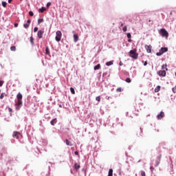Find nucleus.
<instances>
[{
    "mask_svg": "<svg viewBox=\"0 0 176 176\" xmlns=\"http://www.w3.org/2000/svg\"><path fill=\"white\" fill-rule=\"evenodd\" d=\"M137 50H131L129 52V56L131 57L132 58H134L135 60H137L138 58V54L136 53Z\"/></svg>",
    "mask_w": 176,
    "mask_h": 176,
    "instance_id": "obj_1",
    "label": "nucleus"
},
{
    "mask_svg": "<svg viewBox=\"0 0 176 176\" xmlns=\"http://www.w3.org/2000/svg\"><path fill=\"white\" fill-rule=\"evenodd\" d=\"M166 52H168V47H161L158 52L156 53V56H162V54H164V53H166Z\"/></svg>",
    "mask_w": 176,
    "mask_h": 176,
    "instance_id": "obj_2",
    "label": "nucleus"
},
{
    "mask_svg": "<svg viewBox=\"0 0 176 176\" xmlns=\"http://www.w3.org/2000/svg\"><path fill=\"white\" fill-rule=\"evenodd\" d=\"M56 36H55V41H56V42H60V41H61V36L63 35V33H61V31L58 30L56 32Z\"/></svg>",
    "mask_w": 176,
    "mask_h": 176,
    "instance_id": "obj_3",
    "label": "nucleus"
},
{
    "mask_svg": "<svg viewBox=\"0 0 176 176\" xmlns=\"http://www.w3.org/2000/svg\"><path fill=\"white\" fill-rule=\"evenodd\" d=\"M160 34L163 37L168 38V32H167V30H166V29L164 28H162L160 30Z\"/></svg>",
    "mask_w": 176,
    "mask_h": 176,
    "instance_id": "obj_4",
    "label": "nucleus"
},
{
    "mask_svg": "<svg viewBox=\"0 0 176 176\" xmlns=\"http://www.w3.org/2000/svg\"><path fill=\"white\" fill-rule=\"evenodd\" d=\"M161 159H162V155H160L157 156L156 160H155V167H157V166H159V164H160Z\"/></svg>",
    "mask_w": 176,
    "mask_h": 176,
    "instance_id": "obj_5",
    "label": "nucleus"
},
{
    "mask_svg": "<svg viewBox=\"0 0 176 176\" xmlns=\"http://www.w3.org/2000/svg\"><path fill=\"white\" fill-rule=\"evenodd\" d=\"M43 34H45V31L43 30H38L37 32V36L39 39H42L43 38Z\"/></svg>",
    "mask_w": 176,
    "mask_h": 176,
    "instance_id": "obj_6",
    "label": "nucleus"
},
{
    "mask_svg": "<svg viewBox=\"0 0 176 176\" xmlns=\"http://www.w3.org/2000/svg\"><path fill=\"white\" fill-rule=\"evenodd\" d=\"M136 135H138V137H142V135H144L143 131H142V128H140L138 131Z\"/></svg>",
    "mask_w": 176,
    "mask_h": 176,
    "instance_id": "obj_7",
    "label": "nucleus"
},
{
    "mask_svg": "<svg viewBox=\"0 0 176 176\" xmlns=\"http://www.w3.org/2000/svg\"><path fill=\"white\" fill-rule=\"evenodd\" d=\"M19 135H20V132L19 131H14L12 133L13 138H15L16 140H19Z\"/></svg>",
    "mask_w": 176,
    "mask_h": 176,
    "instance_id": "obj_8",
    "label": "nucleus"
},
{
    "mask_svg": "<svg viewBox=\"0 0 176 176\" xmlns=\"http://www.w3.org/2000/svg\"><path fill=\"white\" fill-rule=\"evenodd\" d=\"M144 47H145L147 53H151V52H152V45H145Z\"/></svg>",
    "mask_w": 176,
    "mask_h": 176,
    "instance_id": "obj_9",
    "label": "nucleus"
},
{
    "mask_svg": "<svg viewBox=\"0 0 176 176\" xmlns=\"http://www.w3.org/2000/svg\"><path fill=\"white\" fill-rule=\"evenodd\" d=\"M164 117V112L161 111L157 116V119L158 120H160L162 118Z\"/></svg>",
    "mask_w": 176,
    "mask_h": 176,
    "instance_id": "obj_10",
    "label": "nucleus"
},
{
    "mask_svg": "<svg viewBox=\"0 0 176 176\" xmlns=\"http://www.w3.org/2000/svg\"><path fill=\"white\" fill-rule=\"evenodd\" d=\"M159 76H166V72L165 70H160L158 72Z\"/></svg>",
    "mask_w": 176,
    "mask_h": 176,
    "instance_id": "obj_11",
    "label": "nucleus"
},
{
    "mask_svg": "<svg viewBox=\"0 0 176 176\" xmlns=\"http://www.w3.org/2000/svg\"><path fill=\"white\" fill-rule=\"evenodd\" d=\"M57 123V118H54L50 121L51 126H54Z\"/></svg>",
    "mask_w": 176,
    "mask_h": 176,
    "instance_id": "obj_12",
    "label": "nucleus"
},
{
    "mask_svg": "<svg viewBox=\"0 0 176 176\" xmlns=\"http://www.w3.org/2000/svg\"><path fill=\"white\" fill-rule=\"evenodd\" d=\"M16 98L18 100H23V94H21V93H19L17 95H16Z\"/></svg>",
    "mask_w": 176,
    "mask_h": 176,
    "instance_id": "obj_13",
    "label": "nucleus"
},
{
    "mask_svg": "<svg viewBox=\"0 0 176 176\" xmlns=\"http://www.w3.org/2000/svg\"><path fill=\"white\" fill-rule=\"evenodd\" d=\"M74 42H78V41H79V36H78V34H74Z\"/></svg>",
    "mask_w": 176,
    "mask_h": 176,
    "instance_id": "obj_14",
    "label": "nucleus"
},
{
    "mask_svg": "<svg viewBox=\"0 0 176 176\" xmlns=\"http://www.w3.org/2000/svg\"><path fill=\"white\" fill-rule=\"evenodd\" d=\"M74 168H75L76 171H78V168H80V165L78 163H75Z\"/></svg>",
    "mask_w": 176,
    "mask_h": 176,
    "instance_id": "obj_15",
    "label": "nucleus"
},
{
    "mask_svg": "<svg viewBox=\"0 0 176 176\" xmlns=\"http://www.w3.org/2000/svg\"><path fill=\"white\" fill-rule=\"evenodd\" d=\"M107 67H111V65H113V60H110L106 63Z\"/></svg>",
    "mask_w": 176,
    "mask_h": 176,
    "instance_id": "obj_16",
    "label": "nucleus"
},
{
    "mask_svg": "<svg viewBox=\"0 0 176 176\" xmlns=\"http://www.w3.org/2000/svg\"><path fill=\"white\" fill-rule=\"evenodd\" d=\"M100 68H101V65L98 64V65H96L94 67V71H97L98 69H100Z\"/></svg>",
    "mask_w": 176,
    "mask_h": 176,
    "instance_id": "obj_17",
    "label": "nucleus"
},
{
    "mask_svg": "<svg viewBox=\"0 0 176 176\" xmlns=\"http://www.w3.org/2000/svg\"><path fill=\"white\" fill-rule=\"evenodd\" d=\"M107 176H113V170L112 168L109 170V174Z\"/></svg>",
    "mask_w": 176,
    "mask_h": 176,
    "instance_id": "obj_18",
    "label": "nucleus"
},
{
    "mask_svg": "<svg viewBox=\"0 0 176 176\" xmlns=\"http://www.w3.org/2000/svg\"><path fill=\"white\" fill-rule=\"evenodd\" d=\"M46 10V8L45 7H41V8L38 9V12H40L41 13H43V12H45Z\"/></svg>",
    "mask_w": 176,
    "mask_h": 176,
    "instance_id": "obj_19",
    "label": "nucleus"
},
{
    "mask_svg": "<svg viewBox=\"0 0 176 176\" xmlns=\"http://www.w3.org/2000/svg\"><path fill=\"white\" fill-rule=\"evenodd\" d=\"M160 88L161 87L160 85H157L155 88V93H159V91H160Z\"/></svg>",
    "mask_w": 176,
    "mask_h": 176,
    "instance_id": "obj_20",
    "label": "nucleus"
},
{
    "mask_svg": "<svg viewBox=\"0 0 176 176\" xmlns=\"http://www.w3.org/2000/svg\"><path fill=\"white\" fill-rule=\"evenodd\" d=\"M45 54H47V56H49V54H50V50H49V47H45Z\"/></svg>",
    "mask_w": 176,
    "mask_h": 176,
    "instance_id": "obj_21",
    "label": "nucleus"
},
{
    "mask_svg": "<svg viewBox=\"0 0 176 176\" xmlns=\"http://www.w3.org/2000/svg\"><path fill=\"white\" fill-rule=\"evenodd\" d=\"M42 144H43V146H46L47 145V140H46L45 139L43 140H42Z\"/></svg>",
    "mask_w": 176,
    "mask_h": 176,
    "instance_id": "obj_22",
    "label": "nucleus"
},
{
    "mask_svg": "<svg viewBox=\"0 0 176 176\" xmlns=\"http://www.w3.org/2000/svg\"><path fill=\"white\" fill-rule=\"evenodd\" d=\"M66 145H67L69 146H72V143H71V142H69V140H68V139H66Z\"/></svg>",
    "mask_w": 176,
    "mask_h": 176,
    "instance_id": "obj_23",
    "label": "nucleus"
},
{
    "mask_svg": "<svg viewBox=\"0 0 176 176\" xmlns=\"http://www.w3.org/2000/svg\"><path fill=\"white\" fill-rule=\"evenodd\" d=\"M30 43L32 46H34V37L32 36H30Z\"/></svg>",
    "mask_w": 176,
    "mask_h": 176,
    "instance_id": "obj_24",
    "label": "nucleus"
},
{
    "mask_svg": "<svg viewBox=\"0 0 176 176\" xmlns=\"http://www.w3.org/2000/svg\"><path fill=\"white\" fill-rule=\"evenodd\" d=\"M6 96V94L5 93H1L0 95V100H3V98Z\"/></svg>",
    "mask_w": 176,
    "mask_h": 176,
    "instance_id": "obj_25",
    "label": "nucleus"
},
{
    "mask_svg": "<svg viewBox=\"0 0 176 176\" xmlns=\"http://www.w3.org/2000/svg\"><path fill=\"white\" fill-rule=\"evenodd\" d=\"M43 21H45V20L43 19V18L41 19H38V24H41V23H43Z\"/></svg>",
    "mask_w": 176,
    "mask_h": 176,
    "instance_id": "obj_26",
    "label": "nucleus"
},
{
    "mask_svg": "<svg viewBox=\"0 0 176 176\" xmlns=\"http://www.w3.org/2000/svg\"><path fill=\"white\" fill-rule=\"evenodd\" d=\"M15 105H23V101L22 100H18Z\"/></svg>",
    "mask_w": 176,
    "mask_h": 176,
    "instance_id": "obj_27",
    "label": "nucleus"
},
{
    "mask_svg": "<svg viewBox=\"0 0 176 176\" xmlns=\"http://www.w3.org/2000/svg\"><path fill=\"white\" fill-rule=\"evenodd\" d=\"M162 69H166V71H168V69H167V65H163L162 66Z\"/></svg>",
    "mask_w": 176,
    "mask_h": 176,
    "instance_id": "obj_28",
    "label": "nucleus"
},
{
    "mask_svg": "<svg viewBox=\"0 0 176 176\" xmlns=\"http://www.w3.org/2000/svg\"><path fill=\"white\" fill-rule=\"evenodd\" d=\"M125 82H126V83H131V78H126L125 79Z\"/></svg>",
    "mask_w": 176,
    "mask_h": 176,
    "instance_id": "obj_29",
    "label": "nucleus"
},
{
    "mask_svg": "<svg viewBox=\"0 0 176 176\" xmlns=\"http://www.w3.org/2000/svg\"><path fill=\"white\" fill-rule=\"evenodd\" d=\"M117 93H121V91H123V89L122 87H119L116 89Z\"/></svg>",
    "mask_w": 176,
    "mask_h": 176,
    "instance_id": "obj_30",
    "label": "nucleus"
},
{
    "mask_svg": "<svg viewBox=\"0 0 176 176\" xmlns=\"http://www.w3.org/2000/svg\"><path fill=\"white\" fill-rule=\"evenodd\" d=\"M70 91L72 94H75V89L74 87H70Z\"/></svg>",
    "mask_w": 176,
    "mask_h": 176,
    "instance_id": "obj_31",
    "label": "nucleus"
},
{
    "mask_svg": "<svg viewBox=\"0 0 176 176\" xmlns=\"http://www.w3.org/2000/svg\"><path fill=\"white\" fill-rule=\"evenodd\" d=\"M116 122L118 123V124H120L121 126H123V123L119 122V118H116Z\"/></svg>",
    "mask_w": 176,
    "mask_h": 176,
    "instance_id": "obj_32",
    "label": "nucleus"
},
{
    "mask_svg": "<svg viewBox=\"0 0 176 176\" xmlns=\"http://www.w3.org/2000/svg\"><path fill=\"white\" fill-rule=\"evenodd\" d=\"M10 50H11L12 52H16V46H12V47H10Z\"/></svg>",
    "mask_w": 176,
    "mask_h": 176,
    "instance_id": "obj_33",
    "label": "nucleus"
},
{
    "mask_svg": "<svg viewBox=\"0 0 176 176\" xmlns=\"http://www.w3.org/2000/svg\"><path fill=\"white\" fill-rule=\"evenodd\" d=\"M2 6L3 8H5L6 6V5H8V3L6 1H2Z\"/></svg>",
    "mask_w": 176,
    "mask_h": 176,
    "instance_id": "obj_34",
    "label": "nucleus"
},
{
    "mask_svg": "<svg viewBox=\"0 0 176 176\" xmlns=\"http://www.w3.org/2000/svg\"><path fill=\"white\" fill-rule=\"evenodd\" d=\"M126 37L128 38V39H131V33H127L126 34Z\"/></svg>",
    "mask_w": 176,
    "mask_h": 176,
    "instance_id": "obj_35",
    "label": "nucleus"
},
{
    "mask_svg": "<svg viewBox=\"0 0 176 176\" xmlns=\"http://www.w3.org/2000/svg\"><path fill=\"white\" fill-rule=\"evenodd\" d=\"M122 31L124 32H126V31H127V26H124L123 28H122Z\"/></svg>",
    "mask_w": 176,
    "mask_h": 176,
    "instance_id": "obj_36",
    "label": "nucleus"
},
{
    "mask_svg": "<svg viewBox=\"0 0 176 176\" xmlns=\"http://www.w3.org/2000/svg\"><path fill=\"white\" fill-rule=\"evenodd\" d=\"M23 27H24V28H28V27H30V24H28V23H24V24H23Z\"/></svg>",
    "mask_w": 176,
    "mask_h": 176,
    "instance_id": "obj_37",
    "label": "nucleus"
},
{
    "mask_svg": "<svg viewBox=\"0 0 176 176\" xmlns=\"http://www.w3.org/2000/svg\"><path fill=\"white\" fill-rule=\"evenodd\" d=\"M96 101L100 102V101H101V97H100V96H97V97L96 98Z\"/></svg>",
    "mask_w": 176,
    "mask_h": 176,
    "instance_id": "obj_38",
    "label": "nucleus"
},
{
    "mask_svg": "<svg viewBox=\"0 0 176 176\" xmlns=\"http://www.w3.org/2000/svg\"><path fill=\"white\" fill-rule=\"evenodd\" d=\"M140 174L142 176H146L145 171H144V170H141Z\"/></svg>",
    "mask_w": 176,
    "mask_h": 176,
    "instance_id": "obj_39",
    "label": "nucleus"
},
{
    "mask_svg": "<svg viewBox=\"0 0 176 176\" xmlns=\"http://www.w3.org/2000/svg\"><path fill=\"white\" fill-rule=\"evenodd\" d=\"M12 111H13V109H12L11 107H8V112L10 113V116H12Z\"/></svg>",
    "mask_w": 176,
    "mask_h": 176,
    "instance_id": "obj_40",
    "label": "nucleus"
},
{
    "mask_svg": "<svg viewBox=\"0 0 176 176\" xmlns=\"http://www.w3.org/2000/svg\"><path fill=\"white\" fill-rule=\"evenodd\" d=\"M51 5H52V3L51 2H48V3H47L46 6H47V8H50Z\"/></svg>",
    "mask_w": 176,
    "mask_h": 176,
    "instance_id": "obj_41",
    "label": "nucleus"
},
{
    "mask_svg": "<svg viewBox=\"0 0 176 176\" xmlns=\"http://www.w3.org/2000/svg\"><path fill=\"white\" fill-rule=\"evenodd\" d=\"M20 108H21V106H20V105H16V111L20 110Z\"/></svg>",
    "mask_w": 176,
    "mask_h": 176,
    "instance_id": "obj_42",
    "label": "nucleus"
},
{
    "mask_svg": "<svg viewBox=\"0 0 176 176\" xmlns=\"http://www.w3.org/2000/svg\"><path fill=\"white\" fill-rule=\"evenodd\" d=\"M29 14L30 15V16H34V12H32V11H30L29 12Z\"/></svg>",
    "mask_w": 176,
    "mask_h": 176,
    "instance_id": "obj_43",
    "label": "nucleus"
},
{
    "mask_svg": "<svg viewBox=\"0 0 176 176\" xmlns=\"http://www.w3.org/2000/svg\"><path fill=\"white\" fill-rule=\"evenodd\" d=\"M38 32V27H34V32Z\"/></svg>",
    "mask_w": 176,
    "mask_h": 176,
    "instance_id": "obj_44",
    "label": "nucleus"
},
{
    "mask_svg": "<svg viewBox=\"0 0 176 176\" xmlns=\"http://www.w3.org/2000/svg\"><path fill=\"white\" fill-rule=\"evenodd\" d=\"M3 86V81L0 80V87H2Z\"/></svg>",
    "mask_w": 176,
    "mask_h": 176,
    "instance_id": "obj_45",
    "label": "nucleus"
},
{
    "mask_svg": "<svg viewBox=\"0 0 176 176\" xmlns=\"http://www.w3.org/2000/svg\"><path fill=\"white\" fill-rule=\"evenodd\" d=\"M59 108H64V104H58Z\"/></svg>",
    "mask_w": 176,
    "mask_h": 176,
    "instance_id": "obj_46",
    "label": "nucleus"
},
{
    "mask_svg": "<svg viewBox=\"0 0 176 176\" xmlns=\"http://www.w3.org/2000/svg\"><path fill=\"white\" fill-rule=\"evenodd\" d=\"M150 170H151V173H153V170H155V168H153V166H151Z\"/></svg>",
    "mask_w": 176,
    "mask_h": 176,
    "instance_id": "obj_47",
    "label": "nucleus"
},
{
    "mask_svg": "<svg viewBox=\"0 0 176 176\" xmlns=\"http://www.w3.org/2000/svg\"><path fill=\"white\" fill-rule=\"evenodd\" d=\"M30 23H31V19H28L27 24H29L30 25Z\"/></svg>",
    "mask_w": 176,
    "mask_h": 176,
    "instance_id": "obj_48",
    "label": "nucleus"
},
{
    "mask_svg": "<svg viewBox=\"0 0 176 176\" xmlns=\"http://www.w3.org/2000/svg\"><path fill=\"white\" fill-rule=\"evenodd\" d=\"M98 78L100 79V78H101V72L98 73Z\"/></svg>",
    "mask_w": 176,
    "mask_h": 176,
    "instance_id": "obj_49",
    "label": "nucleus"
},
{
    "mask_svg": "<svg viewBox=\"0 0 176 176\" xmlns=\"http://www.w3.org/2000/svg\"><path fill=\"white\" fill-rule=\"evenodd\" d=\"M14 27H15V28L19 27V23H15L14 24Z\"/></svg>",
    "mask_w": 176,
    "mask_h": 176,
    "instance_id": "obj_50",
    "label": "nucleus"
},
{
    "mask_svg": "<svg viewBox=\"0 0 176 176\" xmlns=\"http://www.w3.org/2000/svg\"><path fill=\"white\" fill-rule=\"evenodd\" d=\"M172 90H173V93H176V88L175 87H173L172 89Z\"/></svg>",
    "mask_w": 176,
    "mask_h": 176,
    "instance_id": "obj_51",
    "label": "nucleus"
},
{
    "mask_svg": "<svg viewBox=\"0 0 176 176\" xmlns=\"http://www.w3.org/2000/svg\"><path fill=\"white\" fill-rule=\"evenodd\" d=\"M74 155H76V156H78V155H79V152L75 151V152H74Z\"/></svg>",
    "mask_w": 176,
    "mask_h": 176,
    "instance_id": "obj_52",
    "label": "nucleus"
},
{
    "mask_svg": "<svg viewBox=\"0 0 176 176\" xmlns=\"http://www.w3.org/2000/svg\"><path fill=\"white\" fill-rule=\"evenodd\" d=\"M144 67H146V65H148V62L145 61L144 63Z\"/></svg>",
    "mask_w": 176,
    "mask_h": 176,
    "instance_id": "obj_53",
    "label": "nucleus"
},
{
    "mask_svg": "<svg viewBox=\"0 0 176 176\" xmlns=\"http://www.w3.org/2000/svg\"><path fill=\"white\" fill-rule=\"evenodd\" d=\"M119 65H120V67H122V65H123V63H122V61H120L119 63Z\"/></svg>",
    "mask_w": 176,
    "mask_h": 176,
    "instance_id": "obj_54",
    "label": "nucleus"
},
{
    "mask_svg": "<svg viewBox=\"0 0 176 176\" xmlns=\"http://www.w3.org/2000/svg\"><path fill=\"white\" fill-rule=\"evenodd\" d=\"M106 98H107V100H109V98H111V97L110 96H106Z\"/></svg>",
    "mask_w": 176,
    "mask_h": 176,
    "instance_id": "obj_55",
    "label": "nucleus"
},
{
    "mask_svg": "<svg viewBox=\"0 0 176 176\" xmlns=\"http://www.w3.org/2000/svg\"><path fill=\"white\" fill-rule=\"evenodd\" d=\"M12 1L13 0H8V3H12Z\"/></svg>",
    "mask_w": 176,
    "mask_h": 176,
    "instance_id": "obj_56",
    "label": "nucleus"
},
{
    "mask_svg": "<svg viewBox=\"0 0 176 176\" xmlns=\"http://www.w3.org/2000/svg\"><path fill=\"white\" fill-rule=\"evenodd\" d=\"M105 75H107V73H103L102 74V76H105Z\"/></svg>",
    "mask_w": 176,
    "mask_h": 176,
    "instance_id": "obj_57",
    "label": "nucleus"
},
{
    "mask_svg": "<svg viewBox=\"0 0 176 176\" xmlns=\"http://www.w3.org/2000/svg\"><path fill=\"white\" fill-rule=\"evenodd\" d=\"M128 42H131V38H129Z\"/></svg>",
    "mask_w": 176,
    "mask_h": 176,
    "instance_id": "obj_58",
    "label": "nucleus"
},
{
    "mask_svg": "<svg viewBox=\"0 0 176 176\" xmlns=\"http://www.w3.org/2000/svg\"><path fill=\"white\" fill-rule=\"evenodd\" d=\"M71 174H74V172L72 171V169L70 170Z\"/></svg>",
    "mask_w": 176,
    "mask_h": 176,
    "instance_id": "obj_59",
    "label": "nucleus"
},
{
    "mask_svg": "<svg viewBox=\"0 0 176 176\" xmlns=\"http://www.w3.org/2000/svg\"><path fill=\"white\" fill-rule=\"evenodd\" d=\"M126 116H129V112L126 113Z\"/></svg>",
    "mask_w": 176,
    "mask_h": 176,
    "instance_id": "obj_60",
    "label": "nucleus"
},
{
    "mask_svg": "<svg viewBox=\"0 0 176 176\" xmlns=\"http://www.w3.org/2000/svg\"><path fill=\"white\" fill-rule=\"evenodd\" d=\"M112 127H115V124H112Z\"/></svg>",
    "mask_w": 176,
    "mask_h": 176,
    "instance_id": "obj_61",
    "label": "nucleus"
},
{
    "mask_svg": "<svg viewBox=\"0 0 176 176\" xmlns=\"http://www.w3.org/2000/svg\"><path fill=\"white\" fill-rule=\"evenodd\" d=\"M121 27H123V23H121Z\"/></svg>",
    "mask_w": 176,
    "mask_h": 176,
    "instance_id": "obj_62",
    "label": "nucleus"
},
{
    "mask_svg": "<svg viewBox=\"0 0 176 176\" xmlns=\"http://www.w3.org/2000/svg\"><path fill=\"white\" fill-rule=\"evenodd\" d=\"M0 93H1V89H0Z\"/></svg>",
    "mask_w": 176,
    "mask_h": 176,
    "instance_id": "obj_63",
    "label": "nucleus"
},
{
    "mask_svg": "<svg viewBox=\"0 0 176 176\" xmlns=\"http://www.w3.org/2000/svg\"><path fill=\"white\" fill-rule=\"evenodd\" d=\"M21 1H23V0H21Z\"/></svg>",
    "mask_w": 176,
    "mask_h": 176,
    "instance_id": "obj_64",
    "label": "nucleus"
}]
</instances>
